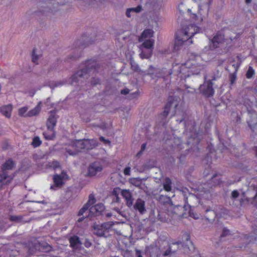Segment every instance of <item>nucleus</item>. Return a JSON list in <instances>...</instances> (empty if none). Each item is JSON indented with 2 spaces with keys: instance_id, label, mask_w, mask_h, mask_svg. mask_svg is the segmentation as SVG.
I'll use <instances>...</instances> for the list:
<instances>
[{
  "instance_id": "obj_34",
  "label": "nucleus",
  "mask_w": 257,
  "mask_h": 257,
  "mask_svg": "<svg viewBox=\"0 0 257 257\" xmlns=\"http://www.w3.org/2000/svg\"><path fill=\"white\" fill-rule=\"evenodd\" d=\"M130 63L132 70L136 72H140V69L139 66L137 63L134 61H131Z\"/></svg>"
},
{
  "instance_id": "obj_19",
  "label": "nucleus",
  "mask_w": 257,
  "mask_h": 257,
  "mask_svg": "<svg viewBox=\"0 0 257 257\" xmlns=\"http://www.w3.org/2000/svg\"><path fill=\"white\" fill-rule=\"evenodd\" d=\"M15 166V162L12 159H9L7 160L5 163L2 166V171L4 174L8 173V170H12Z\"/></svg>"
},
{
  "instance_id": "obj_15",
  "label": "nucleus",
  "mask_w": 257,
  "mask_h": 257,
  "mask_svg": "<svg viewBox=\"0 0 257 257\" xmlns=\"http://www.w3.org/2000/svg\"><path fill=\"white\" fill-rule=\"evenodd\" d=\"M154 33V31L152 29H147L144 30L139 38V42H141L147 40H153Z\"/></svg>"
},
{
  "instance_id": "obj_50",
  "label": "nucleus",
  "mask_w": 257,
  "mask_h": 257,
  "mask_svg": "<svg viewBox=\"0 0 257 257\" xmlns=\"http://www.w3.org/2000/svg\"><path fill=\"white\" fill-rule=\"evenodd\" d=\"M189 214H190V216L191 217H193L195 219H197L198 218V216H195V215L193 214V213H192L190 211L189 212Z\"/></svg>"
},
{
  "instance_id": "obj_14",
  "label": "nucleus",
  "mask_w": 257,
  "mask_h": 257,
  "mask_svg": "<svg viewBox=\"0 0 257 257\" xmlns=\"http://www.w3.org/2000/svg\"><path fill=\"white\" fill-rule=\"evenodd\" d=\"M163 71L164 74H162L159 72V70L152 66H150L148 70V74L153 76L155 75V76L157 77H164L165 74L166 75H171L172 74V71L171 70H169L167 72H165L163 70H162Z\"/></svg>"
},
{
  "instance_id": "obj_30",
  "label": "nucleus",
  "mask_w": 257,
  "mask_h": 257,
  "mask_svg": "<svg viewBox=\"0 0 257 257\" xmlns=\"http://www.w3.org/2000/svg\"><path fill=\"white\" fill-rule=\"evenodd\" d=\"M42 144V141H41L40 138L38 136L35 137L32 142V145L34 148H37L39 147Z\"/></svg>"
},
{
  "instance_id": "obj_54",
  "label": "nucleus",
  "mask_w": 257,
  "mask_h": 257,
  "mask_svg": "<svg viewBox=\"0 0 257 257\" xmlns=\"http://www.w3.org/2000/svg\"><path fill=\"white\" fill-rule=\"evenodd\" d=\"M248 126L249 128L252 130L253 131H254V127H253L248 122Z\"/></svg>"
},
{
  "instance_id": "obj_6",
  "label": "nucleus",
  "mask_w": 257,
  "mask_h": 257,
  "mask_svg": "<svg viewBox=\"0 0 257 257\" xmlns=\"http://www.w3.org/2000/svg\"><path fill=\"white\" fill-rule=\"evenodd\" d=\"M221 182L220 178H218L217 175L214 174L209 181L198 186L199 195L203 196L204 194L210 192V189L219 185Z\"/></svg>"
},
{
  "instance_id": "obj_46",
  "label": "nucleus",
  "mask_w": 257,
  "mask_h": 257,
  "mask_svg": "<svg viewBox=\"0 0 257 257\" xmlns=\"http://www.w3.org/2000/svg\"><path fill=\"white\" fill-rule=\"evenodd\" d=\"M52 1L54 2H53V4L55 5V4H57L58 5H63L65 4V3L64 2H58V0H52Z\"/></svg>"
},
{
  "instance_id": "obj_13",
  "label": "nucleus",
  "mask_w": 257,
  "mask_h": 257,
  "mask_svg": "<svg viewBox=\"0 0 257 257\" xmlns=\"http://www.w3.org/2000/svg\"><path fill=\"white\" fill-rule=\"evenodd\" d=\"M160 249L156 246L150 245L146 248L145 254L147 257H160Z\"/></svg>"
},
{
  "instance_id": "obj_29",
  "label": "nucleus",
  "mask_w": 257,
  "mask_h": 257,
  "mask_svg": "<svg viewBox=\"0 0 257 257\" xmlns=\"http://www.w3.org/2000/svg\"><path fill=\"white\" fill-rule=\"evenodd\" d=\"M13 179V177L12 176H10L8 173L4 174L0 173V185H2L3 181L8 179V181H10Z\"/></svg>"
},
{
  "instance_id": "obj_8",
  "label": "nucleus",
  "mask_w": 257,
  "mask_h": 257,
  "mask_svg": "<svg viewBox=\"0 0 257 257\" xmlns=\"http://www.w3.org/2000/svg\"><path fill=\"white\" fill-rule=\"evenodd\" d=\"M82 151H84L83 140H76L66 149V153L70 156L76 155Z\"/></svg>"
},
{
  "instance_id": "obj_7",
  "label": "nucleus",
  "mask_w": 257,
  "mask_h": 257,
  "mask_svg": "<svg viewBox=\"0 0 257 257\" xmlns=\"http://www.w3.org/2000/svg\"><path fill=\"white\" fill-rule=\"evenodd\" d=\"M50 115L47 119L46 125L49 131L51 132L50 135L47 134V133L44 132L43 135L46 140H51L55 137V133L54 131V127L56 125L57 119L56 116V111L52 110L50 112Z\"/></svg>"
},
{
  "instance_id": "obj_60",
  "label": "nucleus",
  "mask_w": 257,
  "mask_h": 257,
  "mask_svg": "<svg viewBox=\"0 0 257 257\" xmlns=\"http://www.w3.org/2000/svg\"><path fill=\"white\" fill-rule=\"evenodd\" d=\"M255 151H256V156H257V147H255Z\"/></svg>"
},
{
  "instance_id": "obj_47",
  "label": "nucleus",
  "mask_w": 257,
  "mask_h": 257,
  "mask_svg": "<svg viewBox=\"0 0 257 257\" xmlns=\"http://www.w3.org/2000/svg\"><path fill=\"white\" fill-rule=\"evenodd\" d=\"M131 10H129V9H127L126 11V16L128 18H130L131 17Z\"/></svg>"
},
{
  "instance_id": "obj_4",
  "label": "nucleus",
  "mask_w": 257,
  "mask_h": 257,
  "mask_svg": "<svg viewBox=\"0 0 257 257\" xmlns=\"http://www.w3.org/2000/svg\"><path fill=\"white\" fill-rule=\"evenodd\" d=\"M86 67L74 74L71 76L72 82H76L81 80L82 78H87L88 73H94L98 71L100 66L94 60H89L85 62Z\"/></svg>"
},
{
  "instance_id": "obj_37",
  "label": "nucleus",
  "mask_w": 257,
  "mask_h": 257,
  "mask_svg": "<svg viewBox=\"0 0 257 257\" xmlns=\"http://www.w3.org/2000/svg\"><path fill=\"white\" fill-rule=\"evenodd\" d=\"M146 146L147 143H144L142 145L141 150L137 154V157H139L142 154L143 152L145 150Z\"/></svg>"
},
{
  "instance_id": "obj_11",
  "label": "nucleus",
  "mask_w": 257,
  "mask_h": 257,
  "mask_svg": "<svg viewBox=\"0 0 257 257\" xmlns=\"http://www.w3.org/2000/svg\"><path fill=\"white\" fill-rule=\"evenodd\" d=\"M201 93L205 97H209L213 95L214 91L211 80L205 81L199 87Z\"/></svg>"
},
{
  "instance_id": "obj_21",
  "label": "nucleus",
  "mask_w": 257,
  "mask_h": 257,
  "mask_svg": "<svg viewBox=\"0 0 257 257\" xmlns=\"http://www.w3.org/2000/svg\"><path fill=\"white\" fill-rule=\"evenodd\" d=\"M175 97L173 96H169L168 98V102L166 104L165 107H164V110L161 114L164 117H166L170 111V107L173 102V101L175 100Z\"/></svg>"
},
{
  "instance_id": "obj_57",
  "label": "nucleus",
  "mask_w": 257,
  "mask_h": 257,
  "mask_svg": "<svg viewBox=\"0 0 257 257\" xmlns=\"http://www.w3.org/2000/svg\"><path fill=\"white\" fill-rule=\"evenodd\" d=\"M251 0H245L246 4H248L251 2Z\"/></svg>"
},
{
  "instance_id": "obj_64",
  "label": "nucleus",
  "mask_w": 257,
  "mask_h": 257,
  "mask_svg": "<svg viewBox=\"0 0 257 257\" xmlns=\"http://www.w3.org/2000/svg\"><path fill=\"white\" fill-rule=\"evenodd\" d=\"M249 241H250V242L252 241V239H249Z\"/></svg>"
},
{
  "instance_id": "obj_5",
  "label": "nucleus",
  "mask_w": 257,
  "mask_h": 257,
  "mask_svg": "<svg viewBox=\"0 0 257 257\" xmlns=\"http://www.w3.org/2000/svg\"><path fill=\"white\" fill-rule=\"evenodd\" d=\"M95 198L93 194L89 196V200L84 206L79 211L78 215H82L86 211H89L88 217H91L92 216L96 215L97 213H100L104 209V206L102 204H97L92 205L95 203Z\"/></svg>"
},
{
  "instance_id": "obj_41",
  "label": "nucleus",
  "mask_w": 257,
  "mask_h": 257,
  "mask_svg": "<svg viewBox=\"0 0 257 257\" xmlns=\"http://www.w3.org/2000/svg\"><path fill=\"white\" fill-rule=\"evenodd\" d=\"M84 245L86 247L89 248L91 246L92 243L89 239H86L84 242Z\"/></svg>"
},
{
  "instance_id": "obj_22",
  "label": "nucleus",
  "mask_w": 257,
  "mask_h": 257,
  "mask_svg": "<svg viewBox=\"0 0 257 257\" xmlns=\"http://www.w3.org/2000/svg\"><path fill=\"white\" fill-rule=\"evenodd\" d=\"M121 195L126 200L127 206H131L133 205V199L129 190H123L121 191Z\"/></svg>"
},
{
  "instance_id": "obj_10",
  "label": "nucleus",
  "mask_w": 257,
  "mask_h": 257,
  "mask_svg": "<svg viewBox=\"0 0 257 257\" xmlns=\"http://www.w3.org/2000/svg\"><path fill=\"white\" fill-rule=\"evenodd\" d=\"M112 225L111 222H104L101 225L94 224L93 233L98 236H106L105 234L109 232Z\"/></svg>"
},
{
  "instance_id": "obj_28",
  "label": "nucleus",
  "mask_w": 257,
  "mask_h": 257,
  "mask_svg": "<svg viewBox=\"0 0 257 257\" xmlns=\"http://www.w3.org/2000/svg\"><path fill=\"white\" fill-rule=\"evenodd\" d=\"M205 217L208 221L213 220L216 216L217 214L216 212L211 209H207L206 211Z\"/></svg>"
},
{
  "instance_id": "obj_39",
  "label": "nucleus",
  "mask_w": 257,
  "mask_h": 257,
  "mask_svg": "<svg viewBox=\"0 0 257 257\" xmlns=\"http://www.w3.org/2000/svg\"><path fill=\"white\" fill-rule=\"evenodd\" d=\"M239 196V193L238 191L235 190L232 191L231 192V197L233 199H235L238 197Z\"/></svg>"
},
{
  "instance_id": "obj_16",
  "label": "nucleus",
  "mask_w": 257,
  "mask_h": 257,
  "mask_svg": "<svg viewBox=\"0 0 257 257\" xmlns=\"http://www.w3.org/2000/svg\"><path fill=\"white\" fill-rule=\"evenodd\" d=\"M224 35L221 34L220 33L218 32L211 39V43L213 47L214 48L219 47V44L224 42Z\"/></svg>"
},
{
  "instance_id": "obj_25",
  "label": "nucleus",
  "mask_w": 257,
  "mask_h": 257,
  "mask_svg": "<svg viewBox=\"0 0 257 257\" xmlns=\"http://www.w3.org/2000/svg\"><path fill=\"white\" fill-rule=\"evenodd\" d=\"M69 243L73 248H76L77 245L81 244L79 237L76 235H73L69 238Z\"/></svg>"
},
{
  "instance_id": "obj_53",
  "label": "nucleus",
  "mask_w": 257,
  "mask_h": 257,
  "mask_svg": "<svg viewBox=\"0 0 257 257\" xmlns=\"http://www.w3.org/2000/svg\"><path fill=\"white\" fill-rule=\"evenodd\" d=\"M235 79V76L233 74L231 76V83H233V80Z\"/></svg>"
},
{
  "instance_id": "obj_31",
  "label": "nucleus",
  "mask_w": 257,
  "mask_h": 257,
  "mask_svg": "<svg viewBox=\"0 0 257 257\" xmlns=\"http://www.w3.org/2000/svg\"><path fill=\"white\" fill-rule=\"evenodd\" d=\"M48 167L50 168H52L54 170H56L57 168L61 167L60 163L57 161H53L51 162H49Z\"/></svg>"
},
{
  "instance_id": "obj_33",
  "label": "nucleus",
  "mask_w": 257,
  "mask_h": 257,
  "mask_svg": "<svg viewBox=\"0 0 257 257\" xmlns=\"http://www.w3.org/2000/svg\"><path fill=\"white\" fill-rule=\"evenodd\" d=\"M254 74V71L252 67L249 66L246 73V77L248 79L251 78Z\"/></svg>"
},
{
  "instance_id": "obj_49",
  "label": "nucleus",
  "mask_w": 257,
  "mask_h": 257,
  "mask_svg": "<svg viewBox=\"0 0 257 257\" xmlns=\"http://www.w3.org/2000/svg\"><path fill=\"white\" fill-rule=\"evenodd\" d=\"M253 202L255 203V205L257 206V193L255 196L253 198Z\"/></svg>"
},
{
  "instance_id": "obj_44",
  "label": "nucleus",
  "mask_w": 257,
  "mask_h": 257,
  "mask_svg": "<svg viewBox=\"0 0 257 257\" xmlns=\"http://www.w3.org/2000/svg\"><path fill=\"white\" fill-rule=\"evenodd\" d=\"M120 190V188H115L113 189V191H112V193L113 194L115 195V196H117L119 191Z\"/></svg>"
},
{
  "instance_id": "obj_12",
  "label": "nucleus",
  "mask_w": 257,
  "mask_h": 257,
  "mask_svg": "<svg viewBox=\"0 0 257 257\" xmlns=\"http://www.w3.org/2000/svg\"><path fill=\"white\" fill-rule=\"evenodd\" d=\"M102 170V167L99 162H95L90 165L88 169V175L94 176Z\"/></svg>"
},
{
  "instance_id": "obj_48",
  "label": "nucleus",
  "mask_w": 257,
  "mask_h": 257,
  "mask_svg": "<svg viewBox=\"0 0 257 257\" xmlns=\"http://www.w3.org/2000/svg\"><path fill=\"white\" fill-rule=\"evenodd\" d=\"M18 219V217L16 216H12L10 217V220L11 221H16Z\"/></svg>"
},
{
  "instance_id": "obj_23",
  "label": "nucleus",
  "mask_w": 257,
  "mask_h": 257,
  "mask_svg": "<svg viewBox=\"0 0 257 257\" xmlns=\"http://www.w3.org/2000/svg\"><path fill=\"white\" fill-rule=\"evenodd\" d=\"M140 46V49L145 48L146 49L153 50L155 41L154 40H147L143 41Z\"/></svg>"
},
{
  "instance_id": "obj_62",
  "label": "nucleus",
  "mask_w": 257,
  "mask_h": 257,
  "mask_svg": "<svg viewBox=\"0 0 257 257\" xmlns=\"http://www.w3.org/2000/svg\"><path fill=\"white\" fill-rule=\"evenodd\" d=\"M208 158H209V155H208V154H207V156H206V159H208Z\"/></svg>"
},
{
  "instance_id": "obj_61",
  "label": "nucleus",
  "mask_w": 257,
  "mask_h": 257,
  "mask_svg": "<svg viewBox=\"0 0 257 257\" xmlns=\"http://www.w3.org/2000/svg\"><path fill=\"white\" fill-rule=\"evenodd\" d=\"M180 18H180V16H179V17H178V21H180Z\"/></svg>"
},
{
  "instance_id": "obj_51",
  "label": "nucleus",
  "mask_w": 257,
  "mask_h": 257,
  "mask_svg": "<svg viewBox=\"0 0 257 257\" xmlns=\"http://www.w3.org/2000/svg\"><path fill=\"white\" fill-rule=\"evenodd\" d=\"M81 118H82V119H83L85 121H86V122H89V121H90L91 120V119H89V118H86V119H85V118L84 117V115H82V116H81Z\"/></svg>"
},
{
  "instance_id": "obj_2",
  "label": "nucleus",
  "mask_w": 257,
  "mask_h": 257,
  "mask_svg": "<svg viewBox=\"0 0 257 257\" xmlns=\"http://www.w3.org/2000/svg\"><path fill=\"white\" fill-rule=\"evenodd\" d=\"M199 56H195L180 65L179 74L181 79H186L192 75L200 73L204 69V66L199 63Z\"/></svg>"
},
{
  "instance_id": "obj_56",
  "label": "nucleus",
  "mask_w": 257,
  "mask_h": 257,
  "mask_svg": "<svg viewBox=\"0 0 257 257\" xmlns=\"http://www.w3.org/2000/svg\"><path fill=\"white\" fill-rule=\"evenodd\" d=\"M137 253L138 254V257H143L142 255L141 254V252L139 251H137Z\"/></svg>"
},
{
  "instance_id": "obj_17",
  "label": "nucleus",
  "mask_w": 257,
  "mask_h": 257,
  "mask_svg": "<svg viewBox=\"0 0 257 257\" xmlns=\"http://www.w3.org/2000/svg\"><path fill=\"white\" fill-rule=\"evenodd\" d=\"M13 109V105L9 104L0 107V112L7 118H10L11 117Z\"/></svg>"
},
{
  "instance_id": "obj_42",
  "label": "nucleus",
  "mask_w": 257,
  "mask_h": 257,
  "mask_svg": "<svg viewBox=\"0 0 257 257\" xmlns=\"http://www.w3.org/2000/svg\"><path fill=\"white\" fill-rule=\"evenodd\" d=\"M131 172V167H125L123 170V173L125 175H130Z\"/></svg>"
},
{
  "instance_id": "obj_36",
  "label": "nucleus",
  "mask_w": 257,
  "mask_h": 257,
  "mask_svg": "<svg viewBox=\"0 0 257 257\" xmlns=\"http://www.w3.org/2000/svg\"><path fill=\"white\" fill-rule=\"evenodd\" d=\"M142 10V6L141 5L138 6L136 8H129V10H131L132 13H139Z\"/></svg>"
},
{
  "instance_id": "obj_20",
  "label": "nucleus",
  "mask_w": 257,
  "mask_h": 257,
  "mask_svg": "<svg viewBox=\"0 0 257 257\" xmlns=\"http://www.w3.org/2000/svg\"><path fill=\"white\" fill-rule=\"evenodd\" d=\"M134 208L138 210L140 214H143L146 211L145 201L141 199H138L134 205Z\"/></svg>"
},
{
  "instance_id": "obj_58",
  "label": "nucleus",
  "mask_w": 257,
  "mask_h": 257,
  "mask_svg": "<svg viewBox=\"0 0 257 257\" xmlns=\"http://www.w3.org/2000/svg\"><path fill=\"white\" fill-rule=\"evenodd\" d=\"M245 237L247 238V239H249V238H250V237H251L252 238V236L247 235H245Z\"/></svg>"
},
{
  "instance_id": "obj_59",
  "label": "nucleus",
  "mask_w": 257,
  "mask_h": 257,
  "mask_svg": "<svg viewBox=\"0 0 257 257\" xmlns=\"http://www.w3.org/2000/svg\"><path fill=\"white\" fill-rule=\"evenodd\" d=\"M83 220V218H82H82H80L78 219V222H81V221H82Z\"/></svg>"
},
{
  "instance_id": "obj_32",
  "label": "nucleus",
  "mask_w": 257,
  "mask_h": 257,
  "mask_svg": "<svg viewBox=\"0 0 257 257\" xmlns=\"http://www.w3.org/2000/svg\"><path fill=\"white\" fill-rule=\"evenodd\" d=\"M36 48H34L32 51V61L34 63L37 64L38 60L39 59V56L36 55Z\"/></svg>"
},
{
  "instance_id": "obj_18",
  "label": "nucleus",
  "mask_w": 257,
  "mask_h": 257,
  "mask_svg": "<svg viewBox=\"0 0 257 257\" xmlns=\"http://www.w3.org/2000/svg\"><path fill=\"white\" fill-rule=\"evenodd\" d=\"M84 151L91 150L98 145V141L96 139L83 140Z\"/></svg>"
},
{
  "instance_id": "obj_63",
  "label": "nucleus",
  "mask_w": 257,
  "mask_h": 257,
  "mask_svg": "<svg viewBox=\"0 0 257 257\" xmlns=\"http://www.w3.org/2000/svg\"><path fill=\"white\" fill-rule=\"evenodd\" d=\"M96 126H97L100 127H102V126H101V125H96Z\"/></svg>"
},
{
  "instance_id": "obj_27",
  "label": "nucleus",
  "mask_w": 257,
  "mask_h": 257,
  "mask_svg": "<svg viewBox=\"0 0 257 257\" xmlns=\"http://www.w3.org/2000/svg\"><path fill=\"white\" fill-rule=\"evenodd\" d=\"M153 54L152 50L146 49L145 50H142L140 54V56L142 59H149L151 57Z\"/></svg>"
},
{
  "instance_id": "obj_45",
  "label": "nucleus",
  "mask_w": 257,
  "mask_h": 257,
  "mask_svg": "<svg viewBox=\"0 0 257 257\" xmlns=\"http://www.w3.org/2000/svg\"><path fill=\"white\" fill-rule=\"evenodd\" d=\"M130 92V90L127 88H125L121 90V93L122 94L126 95L128 94Z\"/></svg>"
},
{
  "instance_id": "obj_3",
  "label": "nucleus",
  "mask_w": 257,
  "mask_h": 257,
  "mask_svg": "<svg viewBox=\"0 0 257 257\" xmlns=\"http://www.w3.org/2000/svg\"><path fill=\"white\" fill-rule=\"evenodd\" d=\"M186 243L187 244L184 245L181 242H173L170 244L169 248L164 253L165 255H168L170 253H174L181 246L182 247V252L188 254L191 257H194L198 254V251L196 249L192 242L190 240L189 235L186 237Z\"/></svg>"
},
{
  "instance_id": "obj_52",
  "label": "nucleus",
  "mask_w": 257,
  "mask_h": 257,
  "mask_svg": "<svg viewBox=\"0 0 257 257\" xmlns=\"http://www.w3.org/2000/svg\"><path fill=\"white\" fill-rule=\"evenodd\" d=\"M131 95H133V98H135L138 95V91L135 92L134 93L132 94Z\"/></svg>"
},
{
  "instance_id": "obj_26",
  "label": "nucleus",
  "mask_w": 257,
  "mask_h": 257,
  "mask_svg": "<svg viewBox=\"0 0 257 257\" xmlns=\"http://www.w3.org/2000/svg\"><path fill=\"white\" fill-rule=\"evenodd\" d=\"M172 180L169 177H166L163 183V188L167 192H170L172 190Z\"/></svg>"
},
{
  "instance_id": "obj_9",
  "label": "nucleus",
  "mask_w": 257,
  "mask_h": 257,
  "mask_svg": "<svg viewBox=\"0 0 257 257\" xmlns=\"http://www.w3.org/2000/svg\"><path fill=\"white\" fill-rule=\"evenodd\" d=\"M70 179L69 175L67 174V172L65 170L61 171L60 174H55L53 176V180L54 185H52L50 187L51 189H53L54 187L57 188H61L64 184L66 181Z\"/></svg>"
},
{
  "instance_id": "obj_24",
  "label": "nucleus",
  "mask_w": 257,
  "mask_h": 257,
  "mask_svg": "<svg viewBox=\"0 0 257 257\" xmlns=\"http://www.w3.org/2000/svg\"><path fill=\"white\" fill-rule=\"evenodd\" d=\"M41 110V102H39L38 104L33 109H31L26 114V116L32 117L38 115Z\"/></svg>"
},
{
  "instance_id": "obj_38",
  "label": "nucleus",
  "mask_w": 257,
  "mask_h": 257,
  "mask_svg": "<svg viewBox=\"0 0 257 257\" xmlns=\"http://www.w3.org/2000/svg\"><path fill=\"white\" fill-rule=\"evenodd\" d=\"M229 230L226 228H224L222 231V234L220 235V237L222 238L225 236L229 234Z\"/></svg>"
},
{
  "instance_id": "obj_1",
  "label": "nucleus",
  "mask_w": 257,
  "mask_h": 257,
  "mask_svg": "<svg viewBox=\"0 0 257 257\" xmlns=\"http://www.w3.org/2000/svg\"><path fill=\"white\" fill-rule=\"evenodd\" d=\"M211 4L212 0H209L205 5H197L198 9V15L192 11L193 7L192 9L186 8H185V4L183 3H181L179 5L178 9L180 14L181 15L184 14L185 11H187V15L194 24H187L186 26H183L181 29L177 30L175 34V49L182 45L184 42L191 39L195 34L200 33L201 29L197 25L200 24L203 20V14L201 13V11L203 10L202 8L206 7V12L207 14Z\"/></svg>"
},
{
  "instance_id": "obj_35",
  "label": "nucleus",
  "mask_w": 257,
  "mask_h": 257,
  "mask_svg": "<svg viewBox=\"0 0 257 257\" xmlns=\"http://www.w3.org/2000/svg\"><path fill=\"white\" fill-rule=\"evenodd\" d=\"M28 107L26 106L22 107L19 109L18 113L19 115L21 116H25V114L28 110Z\"/></svg>"
},
{
  "instance_id": "obj_40",
  "label": "nucleus",
  "mask_w": 257,
  "mask_h": 257,
  "mask_svg": "<svg viewBox=\"0 0 257 257\" xmlns=\"http://www.w3.org/2000/svg\"><path fill=\"white\" fill-rule=\"evenodd\" d=\"M100 82V80L98 78H93L91 83L92 85H96L98 84Z\"/></svg>"
},
{
  "instance_id": "obj_43",
  "label": "nucleus",
  "mask_w": 257,
  "mask_h": 257,
  "mask_svg": "<svg viewBox=\"0 0 257 257\" xmlns=\"http://www.w3.org/2000/svg\"><path fill=\"white\" fill-rule=\"evenodd\" d=\"M99 140L101 142H103L105 144H110V142L108 140H106L104 137H100L99 138Z\"/></svg>"
},
{
  "instance_id": "obj_55",
  "label": "nucleus",
  "mask_w": 257,
  "mask_h": 257,
  "mask_svg": "<svg viewBox=\"0 0 257 257\" xmlns=\"http://www.w3.org/2000/svg\"><path fill=\"white\" fill-rule=\"evenodd\" d=\"M89 44H91V42H90L89 41H88L87 39V42L86 43H84V44H83L82 45H88Z\"/></svg>"
}]
</instances>
